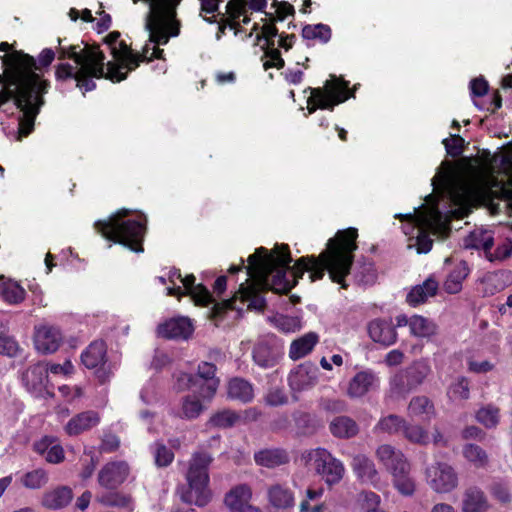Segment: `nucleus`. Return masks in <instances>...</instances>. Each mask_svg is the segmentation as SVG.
Segmentation results:
<instances>
[{
  "instance_id": "f257e3e1",
  "label": "nucleus",
  "mask_w": 512,
  "mask_h": 512,
  "mask_svg": "<svg viewBox=\"0 0 512 512\" xmlns=\"http://www.w3.org/2000/svg\"><path fill=\"white\" fill-rule=\"evenodd\" d=\"M357 229L348 228L337 232L327 243V248L318 257L307 256L298 259L291 267L292 258L287 245H276L272 251L264 247L257 248L248 257V265L241 259L239 265H231L230 273L245 269L248 278L242 283L235 295L223 302H216L211 293L202 284L195 285V277H182L179 270L173 268L166 272L169 286L166 294L181 297L189 295L199 306L211 305L210 315L219 317L228 309L241 312L243 308L262 310L265 299L260 292L271 289L277 293H287L305 272H309L311 282L322 279L327 271L330 279L346 287L345 277L349 274L353 262V252L357 249Z\"/></svg>"
},
{
  "instance_id": "f03ea898",
  "label": "nucleus",
  "mask_w": 512,
  "mask_h": 512,
  "mask_svg": "<svg viewBox=\"0 0 512 512\" xmlns=\"http://www.w3.org/2000/svg\"><path fill=\"white\" fill-rule=\"evenodd\" d=\"M431 185L433 193L413 213L394 215L409 237L408 248H415L418 253L431 250V235H448L451 218H464L477 205L512 193V143L476 168L467 169L443 161Z\"/></svg>"
},
{
  "instance_id": "7ed1b4c3",
  "label": "nucleus",
  "mask_w": 512,
  "mask_h": 512,
  "mask_svg": "<svg viewBox=\"0 0 512 512\" xmlns=\"http://www.w3.org/2000/svg\"><path fill=\"white\" fill-rule=\"evenodd\" d=\"M5 66L0 74V109L13 114L22 112L18 118V139L28 136L33 128L35 118L44 104L43 95L47 93L49 82L44 80L33 57L20 52L0 57Z\"/></svg>"
},
{
  "instance_id": "20e7f679",
  "label": "nucleus",
  "mask_w": 512,
  "mask_h": 512,
  "mask_svg": "<svg viewBox=\"0 0 512 512\" xmlns=\"http://www.w3.org/2000/svg\"><path fill=\"white\" fill-rule=\"evenodd\" d=\"M146 216L136 213L129 216L121 209L105 220H98L94 227L106 239L120 243L134 252H142V241L146 231Z\"/></svg>"
},
{
  "instance_id": "39448f33",
  "label": "nucleus",
  "mask_w": 512,
  "mask_h": 512,
  "mask_svg": "<svg viewBox=\"0 0 512 512\" xmlns=\"http://www.w3.org/2000/svg\"><path fill=\"white\" fill-rule=\"evenodd\" d=\"M212 456L207 452H196L192 455L186 472L187 485L178 489L180 499L190 505L206 506L212 497L209 488L208 468Z\"/></svg>"
},
{
  "instance_id": "423d86ee",
  "label": "nucleus",
  "mask_w": 512,
  "mask_h": 512,
  "mask_svg": "<svg viewBox=\"0 0 512 512\" xmlns=\"http://www.w3.org/2000/svg\"><path fill=\"white\" fill-rule=\"evenodd\" d=\"M357 85L349 89V82L342 77L330 75L323 87L309 88L310 96L307 99L308 114H313L317 109L333 111L335 106L354 98Z\"/></svg>"
},
{
  "instance_id": "0eeeda50",
  "label": "nucleus",
  "mask_w": 512,
  "mask_h": 512,
  "mask_svg": "<svg viewBox=\"0 0 512 512\" xmlns=\"http://www.w3.org/2000/svg\"><path fill=\"white\" fill-rule=\"evenodd\" d=\"M277 29L275 25L271 23H265L261 27V32L256 35L257 44L265 50V56L267 60L264 62L265 69L270 67H276L278 69L284 66V60L280 55L279 50L275 47L276 43L285 52H288L293 48L296 40L295 35H279L277 37Z\"/></svg>"
},
{
  "instance_id": "6e6552de",
  "label": "nucleus",
  "mask_w": 512,
  "mask_h": 512,
  "mask_svg": "<svg viewBox=\"0 0 512 512\" xmlns=\"http://www.w3.org/2000/svg\"><path fill=\"white\" fill-rule=\"evenodd\" d=\"M427 485L438 494H448L454 491L459 484L458 474L447 462L434 461L424 470Z\"/></svg>"
},
{
  "instance_id": "1a4fd4ad",
  "label": "nucleus",
  "mask_w": 512,
  "mask_h": 512,
  "mask_svg": "<svg viewBox=\"0 0 512 512\" xmlns=\"http://www.w3.org/2000/svg\"><path fill=\"white\" fill-rule=\"evenodd\" d=\"M308 457L313 462L316 472L327 484H336L343 478L345 472L343 463L326 449H314L309 452Z\"/></svg>"
},
{
  "instance_id": "9d476101",
  "label": "nucleus",
  "mask_w": 512,
  "mask_h": 512,
  "mask_svg": "<svg viewBox=\"0 0 512 512\" xmlns=\"http://www.w3.org/2000/svg\"><path fill=\"white\" fill-rule=\"evenodd\" d=\"M33 342L35 349L41 354L56 352L63 342V334L59 327L42 323L34 327Z\"/></svg>"
},
{
  "instance_id": "9b49d317",
  "label": "nucleus",
  "mask_w": 512,
  "mask_h": 512,
  "mask_svg": "<svg viewBox=\"0 0 512 512\" xmlns=\"http://www.w3.org/2000/svg\"><path fill=\"white\" fill-rule=\"evenodd\" d=\"M130 475V467L125 461H111L105 464L98 474V483L106 489H116Z\"/></svg>"
},
{
  "instance_id": "f8f14e48",
  "label": "nucleus",
  "mask_w": 512,
  "mask_h": 512,
  "mask_svg": "<svg viewBox=\"0 0 512 512\" xmlns=\"http://www.w3.org/2000/svg\"><path fill=\"white\" fill-rule=\"evenodd\" d=\"M431 373V365L428 359H420L413 362L404 373L396 374L392 380L391 385L398 387L406 378L407 390H411L421 385L427 376Z\"/></svg>"
},
{
  "instance_id": "ddd939ff",
  "label": "nucleus",
  "mask_w": 512,
  "mask_h": 512,
  "mask_svg": "<svg viewBox=\"0 0 512 512\" xmlns=\"http://www.w3.org/2000/svg\"><path fill=\"white\" fill-rule=\"evenodd\" d=\"M319 370L311 362H305L295 367L288 376V384L295 392L312 388L318 381Z\"/></svg>"
},
{
  "instance_id": "4468645a",
  "label": "nucleus",
  "mask_w": 512,
  "mask_h": 512,
  "mask_svg": "<svg viewBox=\"0 0 512 512\" xmlns=\"http://www.w3.org/2000/svg\"><path fill=\"white\" fill-rule=\"evenodd\" d=\"M375 457L391 475L407 467L410 462L406 455L390 444H381L376 448Z\"/></svg>"
},
{
  "instance_id": "2eb2a0df",
  "label": "nucleus",
  "mask_w": 512,
  "mask_h": 512,
  "mask_svg": "<svg viewBox=\"0 0 512 512\" xmlns=\"http://www.w3.org/2000/svg\"><path fill=\"white\" fill-rule=\"evenodd\" d=\"M194 327L188 317L179 316L168 319L158 325L157 333L166 339L187 340L193 333Z\"/></svg>"
},
{
  "instance_id": "dca6fc26",
  "label": "nucleus",
  "mask_w": 512,
  "mask_h": 512,
  "mask_svg": "<svg viewBox=\"0 0 512 512\" xmlns=\"http://www.w3.org/2000/svg\"><path fill=\"white\" fill-rule=\"evenodd\" d=\"M380 385L378 375L372 370L356 373L349 381L346 393L350 398H361Z\"/></svg>"
},
{
  "instance_id": "f3484780",
  "label": "nucleus",
  "mask_w": 512,
  "mask_h": 512,
  "mask_svg": "<svg viewBox=\"0 0 512 512\" xmlns=\"http://www.w3.org/2000/svg\"><path fill=\"white\" fill-rule=\"evenodd\" d=\"M208 400L201 396V389L198 394H187L183 396L177 407L172 409V414L180 419L194 420L198 418L205 410Z\"/></svg>"
},
{
  "instance_id": "a211bd4d",
  "label": "nucleus",
  "mask_w": 512,
  "mask_h": 512,
  "mask_svg": "<svg viewBox=\"0 0 512 512\" xmlns=\"http://www.w3.org/2000/svg\"><path fill=\"white\" fill-rule=\"evenodd\" d=\"M107 347L103 341L92 342L81 354L82 364L87 369L95 370L96 374L101 381H104L105 377L103 373L104 366L107 361Z\"/></svg>"
},
{
  "instance_id": "6ab92c4d",
  "label": "nucleus",
  "mask_w": 512,
  "mask_h": 512,
  "mask_svg": "<svg viewBox=\"0 0 512 512\" xmlns=\"http://www.w3.org/2000/svg\"><path fill=\"white\" fill-rule=\"evenodd\" d=\"M351 467L356 477L363 483L380 488V476L374 462L365 454H356L352 458Z\"/></svg>"
},
{
  "instance_id": "aec40b11",
  "label": "nucleus",
  "mask_w": 512,
  "mask_h": 512,
  "mask_svg": "<svg viewBox=\"0 0 512 512\" xmlns=\"http://www.w3.org/2000/svg\"><path fill=\"white\" fill-rule=\"evenodd\" d=\"M27 390L35 396L48 392V373L45 363H37L29 367L22 376Z\"/></svg>"
},
{
  "instance_id": "412c9836",
  "label": "nucleus",
  "mask_w": 512,
  "mask_h": 512,
  "mask_svg": "<svg viewBox=\"0 0 512 512\" xmlns=\"http://www.w3.org/2000/svg\"><path fill=\"white\" fill-rule=\"evenodd\" d=\"M252 491L249 486L241 484L233 488L225 497V504L230 512H260L250 504Z\"/></svg>"
},
{
  "instance_id": "4be33fe9",
  "label": "nucleus",
  "mask_w": 512,
  "mask_h": 512,
  "mask_svg": "<svg viewBox=\"0 0 512 512\" xmlns=\"http://www.w3.org/2000/svg\"><path fill=\"white\" fill-rule=\"evenodd\" d=\"M460 507L461 512H487L490 505L482 489L470 486L462 493Z\"/></svg>"
},
{
  "instance_id": "5701e85b",
  "label": "nucleus",
  "mask_w": 512,
  "mask_h": 512,
  "mask_svg": "<svg viewBox=\"0 0 512 512\" xmlns=\"http://www.w3.org/2000/svg\"><path fill=\"white\" fill-rule=\"evenodd\" d=\"M33 448L48 463L58 464L64 460V449L56 437L44 436L33 444Z\"/></svg>"
},
{
  "instance_id": "b1692460",
  "label": "nucleus",
  "mask_w": 512,
  "mask_h": 512,
  "mask_svg": "<svg viewBox=\"0 0 512 512\" xmlns=\"http://www.w3.org/2000/svg\"><path fill=\"white\" fill-rule=\"evenodd\" d=\"M73 491L68 486H58L45 491L41 496V506L49 510H59L71 503Z\"/></svg>"
},
{
  "instance_id": "393cba45",
  "label": "nucleus",
  "mask_w": 512,
  "mask_h": 512,
  "mask_svg": "<svg viewBox=\"0 0 512 512\" xmlns=\"http://www.w3.org/2000/svg\"><path fill=\"white\" fill-rule=\"evenodd\" d=\"M369 337L376 343L390 346L397 340V333L391 321L375 319L368 324Z\"/></svg>"
},
{
  "instance_id": "a878e982",
  "label": "nucleus",
  "mask_w": 512,
  "mask_h": 512,
  "mask_svg": "<svg viewBox=\"0 0 512 512\" xmlns=\"http://www.w3.org/2000/svg\"><path fill=\"white\" fill-rule=\"evenodd\" d=\"M197 374L201 379L206 381V383L200 387L202 398L211 401L220 384V380L215 377L216 366L210 362H202L198 365Z\"/></svg>"
},
{
  "instance_id": "bb28decb",
  "label": "nucleus",
  "mask_w": 512,
  "mask_h": 512,
  "mask_svg": "<svg viewBox=\"0 0 512 512\" xmlns=\"http://www.w3.org/2000/svg\"><path fill=\"white\" fill-rule=\"evenodd\" d=\"M100 422V417L95 411H85L72 417L65 425L64 430L69 436L79 435Z\"/></svg>"
},
{
  "instance_id": "cd10ccee",
  "label": "nucleus",
  "mask_w": 512,
  "mask_h": 512,
  "mask_svg": "<svg viewBox=\"0 0 512 512\" xmlns=\"http://www.w3.org/2000/svg\"><path fill=\"white\" fill-rule=\"evenodd\" d=\"M0 298L7 304L18 305L25 300L26 291L18 281L0 275Z\"/></svg>"
},
{
  "instance_id": "c85d7f7f",
  "label": "nucleus",
  "mask_w": 512,
  "mask_h": 512,
  "mask_svg": "<svg viewBox=\"0 0 512 512\" xmlns=\"http://www.w3.org/2000/svg\"><path fill=\"white\" fill-rule=\"evenodd\" d=\"M438 288V282L434 278L429 277L422 284L414 286L407 294L406 300L409 305L416 307L435 296Z\"/></svg>"
},
{
  "instance_id": "c756f323",
  "label": "nucleus",
  "mask_w": 512,
  "mask_h": 512,
  "mask_svg": "<svg viewBox=\"0 0 512 512\" xmlns=\"http://www.w3.org/2000/svg\"><path fill=\"white\" fill-rule=\"evenodd\" d=\"M408 415L422 421H430L436 415L433 402L427 396H415L408 405Z\"/></svg>"
},
{
  "instance_id": "7c9ffc66",
  "label": "nucleus",
  "mask_w": 512,
  "mask_h": 512,
  "mask_svg": "<svg viewBox=\"0 0 512 512\" xmlns=\"http://www.w3.org/2000/svg\"><path fill=\"white\" fill-rule=\"evenodd\" d=\"M319 342V335L315 332H308L293 340L289 347V357L292 360H299L312 352Z\"/></svg>"
},
{
  "instance_id": "2f4dec72",
  "label": "nucleus",
  "mask_w": 512,
  "mask_h": 512,
  "mask_svg": "<svg viewBox=\"0 0 512 512\" xmlns=\"http://www.w3.org/2000/svg\"><path fill=\"white\" fill-rule=\"evenodd\" d=\"M227 393L230 399L242 403H249L254 398L253 385L249 381L239 377L232 378L228 382Z\"/></svg>"
},
{
  "instance_id": "473e14b6",
  "label": "nucleus",
  "mask_w": 512,
  "mask_h": 512,
  "mask_svg": "<svg viewBox=\"0 0 512 512\" xmlns=\"http://www.w3.org/2000/svg\"><path fill=\"white\" fill-rule=\"evenodd\" d=\"M494 243L493 233L489 229L476 228L465 239V248L482 249L488 256Z\"/></svg>"
},
{
  "instance_id": "72a5a7b5",
  "label": "nucleus",
  "mask_w": 512,
  "mask_h": 512,
  "mask_svg": "<svg viewBox=\"0 0 512 512\" xmlns=\"http://www.w3.org/2000/svg\"><path fill=\"white\" fill-rule=\"evenodd\" d=\"M268 500L277 509L290 508L295 502L293 492L281 484H274L268 489Z\"/></svg>"
},
{
  "instance_id": "f704fd0d",
  "label": "nucleus",
  "mask_w": 512,
  "mask_h": 512,
  "mask_svg": "<svg viewBox=\"0 0 512 512\" xmlns=\"http://www.w3.org/2000/svg\"><path fill=\"white\" fill-rule=\"evenodd\" d=\"M505 272H487L479 279V291L483 296H492L505 287Z\"/></svg>"
},
{
  "instance_id": "c9c22d12",
  "label": "nucleus",
  "mask_w": 512,
  "mask_h": 512,
  "mask_svg": "<svg viewBox=\"0 0 512 512\" xmlns=\"http://www.w3.org/2000/svg\"><path fill=\"white\" fill-rule=\"evenodd\" d=\"M392 476L394 488L403 496L410 497L416 491V482L411 475V464L402 470L395 472Z\"/></svg>"
},
{
  "instance_id": "e433bc0d",
  "label": "nucleus",
  "mask_w": 512,
  "mask_h": 512,
  "mask_svg": "<svg viewBox=\"0 0 512 512\" xmlns=\"http://www.w3.org/2000/svg\"><path fill=\"white\" fill-rule=\"evenodd\" d=\"M330 432L337 438H351L358 434V424L348 416L335 417L330 422Z\"/></svg>"
},
{
  "instance_id": "4c0bfd02",
  "label": "nucleus",
  "mask_w": 512,
  "mask_h": 512,
  "mask_svg": "<svg viewBox=\"0 0 512 512\" xmlns=\"http://www.w3.org/2000/svg\"><path fill=\"white\" fill-rule=\"evenodd\" d=\"M406 420L396 414H388L380 417L373 428L376 434L396 435L403 432Z\"/></svg>"
},
{
  "instance_id": "58836bf2",
  "label": "nucleus",
  "mask_w": 512,
  "mask_h": 512,
  "mask_svg": "<svg viewBox=\"0 0 512 512\" xmlns=\"http://www.w3.org/2000/svg\"><path fill=\"white\" fill-rule=\"evenodd\" d=\"M254 459L260 466L274 468L288 462V455L281 449H264L255 453Z\"/></svg>"
},
{
  "instance_id": "ea45409f",
  "label": "nucleus",
  "mask_w": 512,
  "mask_h": 512,
  "mask_svg": "<svg viewBox=\"0 0 512 512\" xmlns=\"http://www.w3.org/2000/svg\"><path fill=\"white\" fill-rule=\"evenodd\" d=\"M469 268L466 262L458 263L448 274L444 282V290L450 294H456L461 291L464 279L469 275Z\"/></svg>"
},
{
  "instance_id": "a19ab883",
  "label": "nucleus",
  "mask_w": 512,
  "mask_h": 512,
  "mask_svg": "<svg viewBox=\"0 0 512 512\" xmlns=\"http://www.w3.org/2000/svg\"><path fill=\"white\" fill-rule=\"evenodd\" d=\"M253 360L262 368H271L276 365L278 356L267 343L259 342L253 349Z\"/></svg>"
},
{
  "instance_id": "79ce46f5",
  "label": "nucleus",
  "mask_w": 512,
  "mask_h": 512,
  "mask_svg": "<svg viewBox=\"0 0 512 512\" xmlns=\"http://www.w3.org/2000/svg\"><path fill=\"white\" fill-rule=\"evenodd\" d=\"M410 333L418 338H430L437 333V325L420 315L411 316Z\"/></svg>"
},
{
  "instance_id": "37998d69",
  "label": "nucleus",
  "mask_w": 512,
  "mask_h": 512,
  "mask_svg": "<svg viewBox=\"0 0 512 512\" xmlns=\"http://www.w3.org/2000/svg\"><path fill=\"white\" fill-rule=\"evenodd\" d=\"M500 417V409L493 404L480 407L475 414L477 422L487 429L496 428L500 422Z\"/></svg>"
},
{
  "instance_id": "c03bdc74",
  "label": "nucleus",
  "mask_w": 512,
  "mask_h": 512,
  "mask_svg": "<svg viewBox=\"0 0 512 512\" xmlns=\"http://www.w3.org/2000/svg\"><path fill=\"white\" fill-rule=\"evenodd\" d=\"M49 481V474L42 468L24 473L20 479L21 484L30 490H39L46 486Z\"/></svg>"
},
{
  "instance_id": "a18cd8bd",
  "label": "nucleus",
  "mask_w": 512,
  "mask_h": 512,
  "mask_svg": "<svg viewBox=\"0 0 512 512\" xmlns=\"http://www.w3.org/2000/svg\"><path fill=\"white\" fill-rule=\"evenodd\" d=\"M97 502L106 507L124 508L129 511L134 509L132 498L120 492L105 493L97 497Z\"/></svg>"
},
{
  "instance_id": "49530a36",
  "label": "nucleus",
  "mask_w": 512,
  "mask_h": 512,
  "mask_svg": "<svg viewBox=\"0 0 512 512\" xmlns=\"http://www.w3.org/2000/svg\"><path fill=\"white\" fill-rule=\"evenodd\" d=\"M462 453L464 458L476 468H483L488 464L489 458L486 451L476 444L464 445Z\"/></svg>"
},
{
  "instance_id": "de8ad7c7",
  "label": "nucleus",
  "mask_w": 512,
  "mask_h": 512,
  "mask_svg": "<svg viewBox=\"0 0 512 512\" xmlns=\"http://www.w3.org/2000/svg\"><path fill=\"white\" fill-rule=\"evenodd\" d=\"M271 323L284 333H294L302 328L301 319L297 316L277 314L270 318Z\"/></svg>"
},
{
  "instance_id": "09e8293b",
  "label": "nucleus",
  "mask_w": 512,
  "mask_h": 512,
  "mask_svg": "<svg viewBox=\"0 0 512 512\" xmlns=\"http://www.w3.org/2000/svg\"><path fill=\"white\" fill-rule=\"evenodd\" d=\"M449 399L453 402L465 401L470 396L469 380L464 376H459L447 390Z\"/></svg>"
},
{
  "instance_id": "8fccbe9b",
  "label": "nucleus",
  "mask_w": 512,
  "mask_h": 512,
  "mask_svg": "<svg viewBox=\"0 0 512 512\" xmlns=\"http://www.w3.org/2000/svg\"><path fill=\"white\" fill-rule=\"evenodd\" d=\"M402 434L411 443L420 445L429 443L428 431L419 424H410L406 421Z\"/></svg>"
},
{
  "instance_id": "3c124183",
  "label": "nucleus",
  "mask_w": 512,
  "mask_h": 512,
  "mask_svg": "<svg viewBox=\"0 0 512 512\" xmlns=\"http://www.w3.org/2000/svg\"><path fill=\"white\" fill-rule=\"evenodd\" d=\"M302 36L307 40H318L321 43H327L331 38V29L328 25L322 23L306 25L302 29Z\"/></svg>"
},
{
  "instance_id": "603ef678",
  "label": "nucleus",
  "mask_w": 512,
  "mask_h": 512,
  "mask_svg": "<svg viewBox=\"0 0 512 512\" xmlns=\"http://www.w3.org/2000/svg\"><path fill=\"white\" fill-rule=\"evenodd\" d=\"M466 364L468 371L475 374H485L495 368V363L490 360H478L472 351L466 355Z\"/></svg>"
},
{
  "instance_id": "864d4df0",
  "label": "nucleus",
  "mask_w": 512,
  "mask_h": 512,
  "mask_svg": "<svg viewBox=\"0 0 512 512\" xmlns=\"http://www.w3.org/2000/svg\"><path fill=\"white\" fill-rule=\"evenodd\" d=\"M151 449L157 466L165 467L172 463L174 453L163 443L157 441L152 445Z\"/></svg>"
},
{
  "instance_id": "5fc2aeb1",
  "label": "nucleus",
  "mask_w": 512,
  "mask_h": 512,
  "mask_svg": "<svg viewBox=\"0 0 512 512\" xmlns=\"http://www.w3.org/2000/svg\"><path fill=\"white\" fill-rule=\"evenodd\" d=\"M288 402V397L281 387H272L268 389L264 396V403L271 407H278L285 405Z\"/></svg>"
},
{
  "instance_id": "6e6d98bb",
  "label": "nucleus",
  "mask_w": 512,
  "mask_h": 512,
  "mask_svg": "<svg viewBox=\"0 0 512 512\" xmlns=\"http://www.w3.org/2000/svg\"><path fill=\"white\" fill-rule=\"evenodd\" d=\"M238 418L234 411L222 410L210 418V423L216 427L227 428L234 425Z\"/></svg>"
},
{
  "instance_id": "4d7b16f0",
  "label": "nucleus",
  "mask_w": 512,
  "mask_h": 512,
  "mask_svg": "<svg viewBox=\"0 0 512 512\" xmlns=\"http://www.w3.org/2000/svg\"><path fill=\"white\" fill-rule=\"evenodd\" d=\"M244 2H245V8L243 10V13H241V15H239V16L233 15L232 11L230 9H228V4L226 5V12L229 14V16L234 21H239L240 18L243 17L242 22L244 24H247L250 21V19L246 15L247 8L254 10V11H263L267 5L266 0H248V1L244 0Z\"/></svg>"
},
{
  "instance_id": "13d9d810",
  "label": "nucleus",
  "mask_w": 512,
  "mask_h": 512,
  "mask_svg": "<svg viewBox=\"0 0 512 512\" xmlns=\"http://www.w3.org/2000/svg\"><path fill=\"white\" fill-rule=\"evenodd\" d=\"M19 352L17 341L6 335H0V354L8 357H15Z\"/></svg>"
},
{
  "instance_id": "bf43d9fd",
  "label": "nucleus",
  "mask_w": 512,
  "mask_h": 512,
  "mask_svg": "<svg viewBox=\"0 0 512 512\" xmlns=\"http://www.w3.org/2000/svg\"><path fill=\"white\" fill-rule=\"evenodd\" d=\"M443 144L447 153L455 157L461 154L464 145V139L459 135L451 134L449 138L443 140Z\"/></svg>"
},
{
  "instance_id": "052dcab7",
  "label": "nucleus",
  "mask_w": 512,
  "mask_h": 512,
  "mask_svg": "<svg viewBox=\"0 0 512 512\" xmlns=\"http://www.w3.org/2000/svg\"><path fill=\"white\" fill-rule=\"evenodd\" d=\"M359 500L362 502L365 511L380 509L381 498L379 495L372 491H363L359 495Z\"/></svg>"
},
{
  "instance_id": "680f3d73",
  "label": "nucleus",
  "mask_w": 512,
  "mask_h": 512,
  "mask_svg": "<svg viewBox=\"0 0 512 512\" xmlns=\"http://www.w3.org/2000/svg\"><path fill=\"white\" fill-rule=\"evenodd\" d=\"M45 366L47 368V373L54 375L68 376L74 371V366L70 360H66L63 364L45 363Z\"/></svg>"
},
{
  "instance_id": "e2e57ef3",
  "label": "nucleus",
  "mask_w": 512,
  "mask_h": 512,
  "mask_svg": "<svg viewBox=\"0 0 512 512\" xmlns=\"http://www.w3.org/2000/svg\"><path fill=\"white\" fill-rule=\"evenodd\" d=\"M140 399L145 404H152L157 401V385L155 381H148L140 392Z\"/></svg>"
},
{
  "instance_id": "0e129e2a",
  "label": "nucleus",
  "mask_w": 512,
  "mask_h": 512,
  "mask_svg": "<svg viewBox=\"0 0 512 512\" xmlns=\"http://www.w3.org/2000/svg\"><path fill=\"white\" fill-rule=\"evenodd\" d=\"M512 255V241L509 239H506L502 244H500L494 254H491L489 251L488 259L490 261L493 260H503Z\"/></svg>"
},
{
  "instance_id": "69168bd1",
  "label": "nucleus",
  "mask_w": 512,
  "mask_h": 512,
  "mask_svg": "<svg viewBox=\"0 0 512 512\" xmlns=\"http://www.w3.org/2000/svg\"><path fill=\"white\" fill-rule=\"evenodd\" d=\"M196 386V379L190 373L181 372L176 376L174 387L178 391H184Z\"/></svg>"
},
{
  "instance_id": "338daca9",
  "label": "nucleus",
  "mask_w": 512,
  "mask_h": 512,
  "mask_svg": "<svg viewBox=\"0 0 512 512\" xmlns=\"http://www.w3.org/2000/svg\"><path fill=\"white\" fill-rule=\"evenodd\" d=\"M491 494L499 501L506 503L511 499V493L508 486L502 482H495L491 486Z\"/></svg>"
},
{
  "instance_id": "774afa93",
  "label": "nucleus",
  "mask_w": 512,
  "mask_h": 512,
  "mask_svg": "<svg viewBox=\"0 0 512 512\" xmlns=\"http://www.w3.org/2000/svg\"><path fill=\"white\" fill-rule=\"evenodd\" d=\"M472 97L484 96L488 91V84L483 78H475L470 82Z\"/></svg>"
}]
</instances>
